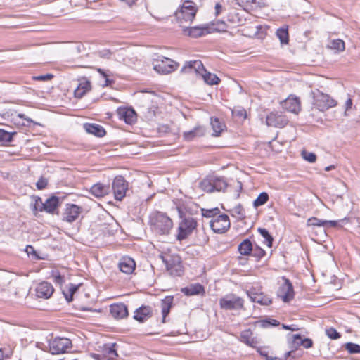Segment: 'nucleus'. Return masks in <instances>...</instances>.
<instances>
[{
	"instance_id": "nucleus-1",
	"label": "nucleus",
	"mask_w": 360,
	"mask_h": 360,
	"mask_svg": "<svg viewBox=\"0 0 360 360\" xmlns=\"http://www.w3.org/2000/svg\"><path fill=\"white\" fill-rule=\"evenodd\" d=\"M178 212L181 221L178 228L177 240H183L192 233L196 229L197 221L191 216L183 214V212L180 207H178Z\"/></svg>"
},
{
	"instance_id": "nucleus-2",
	"label": "nucleus",
	"mask_w": 360,
	"mask_h": 360,
	"mask_svg": "<svg viewBox=\"0 0 360 360\" xmlns=\"http://www.w3.org/2000/svg\"><path fill=\"white\" fill-rule=\"evenodd\" d=\"M166 269L169 275L172 276H181L184 274V269L182 265L181 258L178 255H160Z\"/></svg>"
},
{
	"instance_id": "nucleus-3",
	"label": "nucleus",
	"mask_w": 360,
	"mask_h": 360,
	"mask_svg": "<svg viewBox=\"0 0 360 360\" xmlns=\"http://www.w3.org/2000/svg\"><path fill=\"white\" fill-rule=\"evenodd\" d=\"M193 4L191 1H185L175 13L176 20L182 29L187 26V23H191L196 15L197 9Z\"/></svg>"
},
{
	"instance_id": "nucleus-4",
	"label": "nucleus",
	"mask_w": 360,
	"mask_h": 360,
	"mask_svg": "<svg viewBox=\"0 0 360 360\" xmlns=\"http://www.w3.org/2000/svg\"><path fill=\"white\" fill-rule=\"evenodd\" d=\"M151 220L154 229L161 235L168 234L173 226L172 219L160 212L155 213Z\"/></svg>"
},
{
	"instance_id": "nucleus-5",
	"label": "nucleus",
	"mask_w": 360,
	"mask_h": 360,
	"mask_svg": "<svg viewBox=\"0 0 360 360\" xmlns=\"http://www.w3.org/2000/svg\"><path fill=\"white\" fill-rule=\"evenodd\" d=\"M314 98V105L320 111H325L337 105V101L332 98L328 94H323L319 90L312 92Z\"/></svg>"
},
{
	"instance_id": "nucleus-6",
	"label": "nucleus",
	"mask_w": 360,
	"mask_h": 360,
	"mask_svg": "<svg viewBox=\"0 0 360 360\" xmlns=\"http://www.w3.org/2000/svg\"><path fill=\"white\" fill-rule=\"evenodd\" d=\"M219 305L225 310H239L244 307V300L233 293L228 294L220 298Z\"/></svg>"
},
{
	"instance_id": "nucleus-7",
	"label": "nucleus",
	"mask_w": 360,
	"mask_h": 360,
	"mask_svg": "<svg viewBox=\"0 0 360 360\" xmlns=\"http://www.w3.org/2000/svg\"><path fill=\"white\" fill-rule=\"evenodd\" d=\"M153 65L154 70L158 73L166 75L174 72L177 68L178 63L169 58L159 56L154 60Z\"/></svg>"
},
{
	"instance_id": "nucleus-8",
	"label": "nucleus",
	"mask_w": 360,
	"mask_h": 360,
	"mask_svg": "<svg viewBox=\"0 0 360 360\" xmlns=\"http://www.w3.org/2000/svg\"><path fill=\"white\" fill-rule=\"evenodd\" d=\"M72 346V341L66 338L57 337L49 342V352L52 354L66 353Z\"/></svg>"
},
{
	"instance_id": "nucleus-9",
	"label": "nucleus",
	"mask_w": 360,
	"mask_h": 360,
	"mask_svg": "<svg viewBox=\"0 0 360 360\" xmlns=\"http://www.w3.org/2000/svg\"><path fill=\"white\" fill-rule=\"evenodd\" d=\"M211 229L214 233H223L230 228L229 217L226 214H220L210 221Z\"/></svg>"
},
{
	"instance_id": "nucleus-10",
	"label": "nucleus",
	"mask_w": 360,
	"mask_h": 360,
	"mask_svg": "<svg viewBox=\"0 0 360 360\" xmlns=\"http://www.w3.org/2000/svg\"><path fill=\"white\" fill-rule=\"evenodd\" d=\"M112 190L117 200H122L128 190V183L122 176H117L112 184Z\"/></svg>"
},
{
	"instance_id": "nucleus-11",
	"label": "nucleus",
	"mask_w": 360,
	"mask_h": 360,
	"mask_svg": "<svg viewBox=\"0 0 360 360\" xmlns=\"http://www.w3.org/2000/svg\"><path fill=\"white\" fill-rule=\"evenodd\" d=\"M288 122V120L285 116L278 112H270L266 118V124L269 127L283 128L287 125Z\"/></svg>"
},
{
	"instance_id": "nucleus-12",
	"label": "nucleus",
	"mask_w": 360,
	"mask_h": 360,
	"mask_svg": "<svg viewBox=\"0 0 360 360\" xmlns=\"http://www.w3.org/2000/svg\"><path fill=\"white\" fill-rule=\"evenodd\" d=\"M283 280L284 282L278 290V296L280 297L283 302H288L293 299L294 290L289 279L283 277Z\"/></svg>"
},
{
	"instance_id": "nucleus-13",
	"label": "nucleus",
	"mask_w": 360,
	"mask_h": 360,
	"mask_svg": "<svg viewBox=\"0 0 360 360\" xmlns=\"http://www.w3.org/2000/svg\"><path fill=\"white\" fill-rule=\"evenodd\" d=\"M183 32L186 35L194 38L200 37L205 34L212 33L210 26L208 24L193 27L186 26L184 28H183Z\"/></svg>"
},
{
	"instance_id": "nucleus-14",
	"label": "nucleus",
	"mask_w": 360,
	"mask_h": 360,
	"mask_svg": "<svg viewBox=\"0 0 360 360\" xmlns=\"http://www.w3.org/2000/svg\"><path fill=\"white\" fill-rule=\"evenodd\" d=\"M82 208L75 204H67L63 213V220L72 223L75 221L79 216Z\"/></svg>"
},
{
	"instance_id": "nucleus-15",
	"label": "nucleus",
	"mask_w": 360,
	"mask_h": 360,
	"mask_svg": "<svg viewBox=\"0 0 360 360\" xmlns=\"http://www.w3.org/2000/svg\"><path fill=\"white\" fill-rule=\"evenodd\" d=\"M247 295L252 302H257L261 305L268 306L272 302L271 299L268 295L256 292L255 288L248 290Z\"/></svg>"
},
{
	"instance_id": "nucleus-16",
	"label": "nucleus",
	"mask_w": 360,
	"mask_h": 360,
	"mask_svg": "<svg viewBox=\"0 0 360 360\" xmlns=\"http://www.w3.org/2000/svg\"><path fill=\"white\" fill-rule=\"evenodd\" d=\"M54 289L52 285L46 281H43L37 285L35 289L36 295L39 298L48 299L53 293Z\"/></svg>"
},
{
	"instance_id": "nucleus-17",
	"label": "nucleus",
	"mask_w": 360,
	"mask_h": 360,
	"mask_svg": "<svg viewBox=\"0 0 360 360\" xmlns=\"http://www.w3.org/2000/svg\"><path fill=\"white\" fill-rule=\"evenodd\" d=\"M181 72H195L196 74L201 75L203 72H205V69L204 68L202 63L199 60H196L186 62L184 67L182 68Z\"/></svg>"
},
{
	"instance_id": "nucleus-18",
	"label": "nucleus",
	"mask_w": 360,
	"mask_h": 360,
	"mask_svg": "<svg viewBox=\"0 0 360 360\" xmlns=\"http://www.w3.org/2000/svg\"><path fill=\"white\" fill-rule=\"evenodd\" d=\"M110 311L112 317L116 319H124L129 314L127 307L124 303L111 304Z\"/></svg>"
},
{
	"instance_id": "nucleus-19",
	"label": "nucleus",
	"mask_w": 360,
	"mask_h": 360,
	"mask_svg": "<svg viewBox=\"0 0 360 360\" xmlns=\"http://www.w3.org/2000/svg\"><path fill=\"white\" fill-rule=\"evenodd\" d=\"M282 107L285 110L297 114L300 110V102L298 98L289 96L282 103Z\"/></svg>"
},
{
	"instance_id": "nucleus-20",
	"label": "nucleus",
	"mask_w": 360,
	"mask_h": 360,
	"mask_svg": "<svg viewBox=\"0 0 360 360\" xmlns=\"http://www.w3.org/2000/svg\"><path fill=\"white\" fill-rule=\"evenodd\" d=\"M117 114L120 119L123 120L127 124H131L136 120V113L132 108H120Z\"/></svg>"
},
{
	"instance_id": "nucleus-21",
	"label": "nucleus",
	"mask_w": 360,
	"mask_h": 360,
	"mask_svg": "<svg viewBox=\"0 0 360 360\" xmlns=\"http://www.w3.org/2000/svg\"><path fill=\"white\" fill-rule=\"evenodd\" d=\"M153 314L152 308L150 306L142 305L138 308L134 315V319L140 323H143Z\"/></svg>"
},
{
	"instance_id": "nucleus-22",
	"label": "nucleus",
	"mask_w": 360,
	"mask_h": 360,
	"mask_svg": "<svg viewBox=\"0 0 360 360\" xmlns=\"http://www.w3.org/2000/svg\"><path fill=\"white\" fill-rule=\"evenodd\" d=\"M118 266L122 272L126 274H130L135 270L136 263L132 258L123 257L120 259Z\"/></svg>"
},
{
	"instance_id": "nucleus-23",
	"label": "nucleus",
	"mask_w": 360,
	"mask_h": 360,
	"mask_svg": "<svg viewBox=\"0 0 360 360\" xmlns=\"http://www.w3.org/2000/svg\"><path fill=\"white\" fill-rule=\"evenodd\" d=\"M59 206V198L56 196H51L40 207L39 212L45 211L49 214H53Z\"/></svg>"
},
{
	"instance_id": "nucleus-24",
	"label": "nucleus",
	"mask_w": 360,
	"mask_h": 360,
	"mask_svg": "<svg viewBox=\"0 0 360 360\" xmlns=\"http://www.w3.org/2000/svg\"><path fill=\"white\" fill-rule=\"evenodd\" d=\"M205 134V129L202 125H197L193 129L184 131L183 138L187 141H191L195 138L203 136Z\"/></svg>"
},
{
	"instance_id": "nucleus-25",
	"label": "nucleus",
	"mask_w": 360,
	"mask_h": 360,
	"mask_svg": "<svg viewBox=\"0 0 360 360\" xmlns=\"http://www.w3.org/2000/svg\"><path fill=\"white\" fill-rule=\"evenodd\" d=\"M90 192L96 198H103L110 192V187L109 185L97 183L91 186Z\"/></svg>"
},
{
	"instance_id": "nucleus-26",
	"label": "nucleus",
	"mask_w": 360,
	"mask_h": 360,
	"mask_svg": "<svg viewBox=\"0 0 360 360\" xmlns=\"http://www.w3.org/2000/svg\"><path fill=\"white\" fill-rule=\"evenodd\" d=\"M84 129L88 134H93L97 137H103L105 135V129L100 124L94 123H85Z\"/></svg>"
},
{
	"instance_id": "nucleus-27",
	"label": "nucleus",
	"mask_w": 360,
	"mask_h": 360,
	"mask_svg": "<svg viewBox=\"0 0 360 360\" xmlns=\"http://www.w3.org/2000/svg\"><path fill=\"white\" fill-rule=\"evenodd\" d=\"M181 292L186 296H192L205 292V289L201 284L194 283L181 288Z\"/></svg>"
},
{
	"instance_id": "nucleus-28",
	"label": "nucleus",
	"mask_w": 360,
	"mask_h": 360,
	"mask_svg": "<svg viewBox=\"0 0 360 360\" xmlns=\"http://www.w3.org/2000/svg\"><path fill=\"white\" fill-rule=\"evenodd\" d=\"M173 300H174V298L172 296H166L161 301V310H162V323L166 322V317L170 312L171 308L173 304Z\"/></svg>"
},
{
	"instance_id": "nucleus-29",
	"label": "nucleus",
	"mask_w": 360,
	"mask_h": 360,
	"mask_svg": "<svg viewBox=\"0 0 360 360\" xmlns=\"http://www.w3.org/2000/svg\"><path fill=\"white\" fill-rule=\"evenodd\" d=\"M91 89V82L86 79H83L81 80L75 90L74 94L76 98H82L88 91Z\"/></svg>"
},
{
	"instance_id": "nucleus-30",
	"label": "nucleus",
	"mask_w": 360,
	"mask_h": 360,
	"mask_svg": "<svg viewBox=\"0 0 360 360\" xmlns=\"http://www.w3.org/2000/svg\"><path fill=\"white\" fill-rule=\"evenodd\" d=\"M252 332L250 330H245L240 333V341L246 344L247 345L256 347L257 341L255 338H252Z\"/></svg>"
},
{
	"instance_id": "nucleus-31",
	"label": "nucleus",
	"mask_w": 360,
	"mask_h": 360,
	"mask_svg": "<svg viewBox=\"0 0 360 360\" xmlns=\"http://www.w3.org/2000/svg\"><path fill=\"white\" fill-rule=\"evenodd\" d=\"M238 251L243 255H249L253 250L251 241L249 239H245L238 245Z\"/></svg>"
},
{
	"instance_id": "nucleus-32",
	"label": "nucleus",
	"mask_w": 360,
	"mask_h": 360,
	"mask_svg": "<svg viewBox=\"0 0 360 360\" xmlns=\"http://www.w3.org/2000/svg\"><path fill=\"white\" fill-rule=\"evenodd\" d=\"M210 124L213 129L212 135L214 136H219L225 127L217 117H211Z\"/></svg>"
},
{
	"instance_id": "nucleus-33",
	"label": "nucleus",
	"mask_w": 360,
	"mask_h": 360,
	"mask_svg": "<svg viewBox=\"0 0 360 360\" xmlns=\"http://www.w3.org/2000/svg\"><path fill=\"white\" fill-rule=\"evenodd\" d=\"M200 76L204 82L209 85L217 84L220 82V79L215 74L207 72L206 70Z\"/></svg>"
},
{
	"instance_id": "nucleus-34",
	"label": "nucleus",
	"mask_w": 360,
	"mask_h": 360,
	"mask_svg": "<svg viewBox=\"0 0 360 360\" xmlns=\"http://www.w3.org/2000/svg\"><path fill=\"white\" fill-rule=\"evenodd\" d=\"M276 36L282 44H287L289 42V34L288 26L282 27L276 30Z\"/></svg>"
},
{
	"instance_id": "nucleus-35",
	"label": "nucleus",
	"mask_w": 360,
	"mask_h": 360,
	"mask_svg": "<svg viewBox=\"0 0 360 360\" xmlns=\"http://www.w3.org/2000/svg\"><path fill=\"white\" fill-rule=\"evenodd\" d=\"M212 179L214 191H221L226 188L227 184L224 178L212 177Z\"/></svg>"
},
{
	"instance_id": "nucleus-36",
	"label": "nucleus",
	"mask_w": 360,
	"mask_h": 360,
	"mask_svg": "<svg viewBox=\"0 0 360 360\" xmlns=\"http://www.w3.org/2000/svg\"><path fill=\"white\" fill-rule=\"evenodd\" d=\"M213 179L212 178H207L203 179L200 183V187L202 190L207 193L214 192L213 190Z\"/></svg>"
},
{
	"instance_id": "nucleus-37",
	"label": "nucleus",
	"mask_w": 360,
	"mask_h": 360,
	"mask_svg": "<svg viewBox=\"0 0 360 360\" xmlns=\"http://www.w3.org/2000/svg\"><path fill=\"white\" fill-rule=\"evenodd\" d=\"M210 26V30H212V32H226L227 25L226 22L223 20H217L216 22H212Z\"/></svg>"
},
{
	"instance_id": "nucleus-38",
	"label": "nucleus",
	"mask_w": 360,
	"mask_h": 360,
	"mask_svg": "<svg viewBox=\"0 0 360 360\" xmlns=\"http://www.w3.org/2000/svg\"><path fill=\"white\" fill-rule=\"evenodd\" d=\"M269 200V195L266 192L261 193L253 202V206L258 207L264 205Z\"/></svg>"
},
{
	"instance_id": "nucleus-39",
	"label": "nucleus",
	"mask_w": 360,
	"mask_h": 360,
	"mask_svg": "<svg viewBox=\"0 0 360 360\" xmlns=\"http://www.w3.org/2000/svg\"><path fill=\"white\" fill-rule=\"evenodd\" d=\"M258 323L262 328H270L273 326H278L280 325V322L276 319L268 318L266 319L260 320Z\"/></svg>"
},
{
	"instance_id": "nucleus-40",
	"label": "nucleus",
	"mask_w": 360,
	"mask_h": 360,
	"mask_svg": "<svg viewBox=\"0 0 360 360\" xmlns=\"http://www.w3.org/2000/svg\"><path fill=\"white\" fill-rule=\"evenodd\" d=\"M16 132H8L4 129H0V142L10 143L13 140V136Z\"/></svg>"
},
{
	"instance_id": "nucleus-41",
	"label": "nucleus",
	"mask_w": 360,
	"mask_h": 360,
	"mask_svg": "<svg viewBox=\"0 0 360 360\" xmlns=\"http://www.w3.org/2000/svg\"><path fill=\"white\" fill-rule=\"evenodd\" d=\"M344 347L349 354H360V345L358 344L349 342L345 344Z\"/></svg>"
},
{
	"instance_id": "nucleus-42",
	"label": "nucleus",
	"mask_w": 360,
	"mask_h": 360,
	"mask_svg": "<svg viewBox=\"0 0 360 360\" xmlns=\"http://www.w3.org/2000/svg\"><path fill=\"white\" fill-rule=\"evenodd\" d=\"M220 210L218 207L213 209H202V214L205 217H216L219 214Z\"/></svg>"
},
{
	"instance_id": "nucleus-43",
	"label": "nucleus",
	"mask_w": 360,
	"mask_h": 360,
	"mask_svg": "<svg viewBox=\"0 0 360 360\" xmlns=\"http://www.w3.org/2000/svg\"><path fill=\"white\" fill-rule=\"evenodd\" d=\"M258 231L261 236L266 240L267 245L271 247L273 243V238L269 233V231L264 228H259Z\"/></svg>"
},
{
	"instance_id": "nucleus-44",
	"label": "nucleus",
	"mask_w": 360,
	"mask_h": 360,
	"mask_svg": "<svg viewBox=\"0 0 360 360\" xmlns=\"http://www.w3.org/2000/svg\"><path fill=\"white\" fill-rule=\"evenodd\" d=\"M330 47L332 49L342 51L345 50V42L341 39H335L330 42Z\"/></svg>"
},
{
	"instance_id": "nucleus-45",
	"label": "nucleus",
	"mask_w": 360,
	"mask_h": 360,
	"mask_svg": "<svg viewBox=\"0 0 360 360\" xmlns=\"http://www.w3.org/2000/svg\"><path fill=\"white\" fill-rule=\"evenodd\" d=\"M116 343L106 344L104 345V352L109 356H114L117 357L118 356L115 349Z\"/></svg>"
},
{
	"instance_id": "nucleus-46",
	"label": "nucleus",
	"mask_w": 360,
	"mask_h": 360,
	"mask_svg": "<svg viewBox=\"0 0 360 360\" xmlns=\"http://www.w3.org/2000/svg\"><path fill=\"white\" fill-rule=\"evenodd\" d=\"M326 220L319 219L316 217L309 218L307 221L308 226H326Z\"/></svg>"
},
{
	"instance_id": "nucleus-47",
	"label": "nucleus",
	"mask_w": 360,
	"mask_h": 360,
	"mask_svg": "<svg viewBox=\"0 0 360 360\" xmlns=\"http://www.w3.org/2000/svg\"><path fill=\"white\" fill-rule=\"evenodd\" d=\"M18 117H19L23 120V122L22 123H20V122H18V124H21L22 126L27 127H30L32 124H37V123L34 122L31 118L26 117V115L24 114H22V113L18 114Z\"/></svg>"
},
{
	"instance_id": "nucleus-48",
	"label": "nucleus",
	"mask_w": 360,
	"mask_h": 360,
	"mask_svg": "<svg viewBox=\"0 0 360 360\" xmlns=\"http://www.w3.org/2000/svg\"><path fill=\"white\" fill-rule=\"evenodd\" d=\"M326 335L331 340H337L340 338V334L333 327L326 328Z\"/></svg>"
},
{
	"instance_id": "nucleus-49",
	"label": "nucleus",
	"mask_w": 360,
	"mask_h": 360,
	"mask_svg": "<svg viewBox=\"0 0 360 360\" xmlns=\"http://www.w3.org/2000/svg\"><path fill=\"white\" fill-rule=\"evenodd\" d=\"M79 287V285H77L72 283H70L69 285L68 290L70 295H65V299L68 302H71L73 300V295L77 291Z\"/></svg>"
},
{
	"instance_id": "nucleus-50",
	"label": "nucleus",
	"mask_w": 360,
	"mask_h": 360,
	"mask_svg": "<svg viewBox=\"0 0 360 360\" xmlns=\"http://www.w3.org/2000/svg\"><path fill=\"white\" fill-rule=\"evenodd\" d=\"M257 352L259 353L261 356H264L266 360H280V359L278 357L269 356V351L266 348H257Z\"/></svg>"
},
{
	"instance_id": "nucleus-51",
	"label": "nucleus",
	"mask_w": 360,
	"mask_h": 360,
	"mask_svg": "<svg viewBox=\"0 0 360 360\" xmlns=\"http://www.w3.org/2000/svg\"><path fill=\"white\" fill-rule=\"evenodd\" d=\"M302 156L303 159L308 161L309 162L313 163L316 160V155L314 153L303 150L302 152Z\"/></svg>"
},
{
	"instance_id": "nucleus-52",
	"label": "nucleus",
	"mask_w": 360,
	"mask_h": 360,
	"mask_svg": "<svg viewBox=\"0 0 360 360\" xmlns=\"http://www.w3.org/2000/svg\"><path fill=\"white\" fill-rule=\"evenodd\" d=\"M43 205V202L41 200V198L39 197H37L35 200L34 203L32 207V211L34 212V214L36 215L37 212H39L40 207Z\"/></svg>"
},
{
	"instance_id": "nucleus-53",
	"label": "nucleus",
	"mask_w": 360,
	"mask_h": 360,
	"mask_svg": "<svg viewBox=\"0 0 360 360\" xmlns=\"http://www.w3.org/2000/svg\"><path fill=\"white\" fill-rule=\"evenodd\" d=\"M292 342L293 346L295 347H297L300 346V342L302 341L304 338H302V336L300 334H295V335H292Z\"/></svg>"
},
{
	"instance_id": "nucleus-54",
	"label": "nucleus",
	"mask_w": 360,
	"mask_h": 360,
	"mask_svg": "<svg viewBox=\"0 0 360 360\" xmlns=\"http://www.w3.org/2000/svg\"><path fill=\"white\" fill-rule=\"evenodd\" d=\"M252 252H253L252 255L257 259L262 258L265 255V251L258 246L255 247V248H253Z\"/></svg>"
},
{
	"instance_id": "nucleus-55",
	"label": "nucleus",
	"mask_w": 360,
	"mask_h": 360,
	"mask_svg": "<svg viewBox=\"0 0 360 360\" xmlns=\"http://www.w3.org/2000/svg\"><path fill=\"white\" fill-rule=\"evenodd\" d=\"M48 181L46 179L41 177L36 183V186L39 190L45 188L47 186Z\"/></svg>"
},
{
	"instance_id": "nucleus-56",
	"label": "nucleus",
	"mask_w": 360,
	"mask_h": 360,
	"mask_svg": "<svg viewBox=\"0 0 360 360\" xmlns=\"http://www.w3.org/2000/svg\"><path fill=\"white\" fill-rule=\"evenodd\" d=\"M300 345L302 346L306 349L311 348L313 346V341L311 339L308 338H304L302 342H300Z\"/></svg>"
},
{
	"instance_id": "nucleus-57",
	"label": "nucleus",
	"mask_w": 360,
	"mask_h": 360,
	"mask_svg": "<svg viewBox=\"0 0 360 360\" xmlns=\"http://www.w3.org/2000/svg\"><path fill=\"white\" fill-rule=\"evenodd\" d=\"M53 77V75L46 74V75L33 77V79L34 80H38V81H48V80H50L51 79H52Z\"/></svg>"
},
{
	"instance_id": "nucleus-58",
	"label": "nucleus",
	"mask_w": 360,
	"mask_h": 360,
	"mask_svg": "<svg viewBox=\"0 0 360 360\" xmlns=\"http://www.w3.org/2000/svg\"><path fill=\"white\" fill-rule=\"evenodd\" d=\"M236 4L242 7L248 6L250 4H255L256 0H235Z\"/></svg>"
},
{
	"instance_id": "nucleus-59",
	"label": "nucleus",
	"mask_w": 360,
	"mask_h": 360,
	"mask_svg": "<svg viewBox=\"0 0 360 360\" xmlns=\"http://www.w3.org/2000/svg\"><path fill=\"white\" fill-rule=\"evenodd\" d=\"M233 113L239 117H243V119H245L247 117L246 110L243 108L235 110L233 111Z\"/></svg>"
},
{
	"instance_id": "nucleus-60",
	"label": "nucleus",
	"mask_w": 360,
	"mask_h": 360,
	"mask_svg": "<svg viewBox=\"0 0 360 360\" xmlns=\"http://www.w3.org/2000/svg\"><path fill=\"white\" fill-rule=\"evenodd\" d=\"M53 281L60 285L64 283V276L60 274H57L53 276Z\"/></svg>"
},
{
	"instance_id": "nucleus-61",
	"label": "nucleus",
	"mask_w": 360,
	"mask_h": 360,
	"mask_svg": "<svg viewBox=\"0 0 360 360\" xmlns=\"http://www.w3.org/2000/svg\"><path fill=\"white\" fill-rule=\"evenodd\" d=\"M224 11V7L220 3H217L214 6V15H219Z\"/></svg>"
},
{
	"instance_id": "nucleus-62",
	"label": "nucleus",
	"mask_w": 360,
	"mask_h": 360,
	"mask_svg": "<svg viewBox=\"0 0 360 360\" xmlns=\"http://www.w3.org/2000/svg\"><path fill=\"white\" fill-rule=\"evenodd\" d=\"M98 54L101 58H109L112 53L109 50L105 49L99 51Z\"/></svg>"
},
{
	"instance_id": "nucleus-63",
	"label": "nucleus",
	"mask_w": 360,
	"mask_h": 360,
	"mask_svg": "<svg viewBox=\"0 0 360 360\" xmlns=\"http://www.w3.org/2000/svg\"><path fill=\"white\" fill-rule=\"evenodd\" d=\"M25 251L27 252L28 255H32L37 256V252L34 250V247L32 245H27L25 248Z\"/></svg>"
},
{
	"instance_id": "nucleus-64",
	"label": "nucleus",
	"mask_w": 360,
	"mask_h": 360,
	"mask_svg": "<svg viewBox=\"0 0 360 360\" xmlns=\"http://www.w3.org/2000/svg\"><path fill=\"white\" fill-rule=\"evenodd\" d=\"M98 72L105 78V86L111 84L112 81L107 77V75L103 69L98 68Z\"/></svg>"
}]
</instances>
